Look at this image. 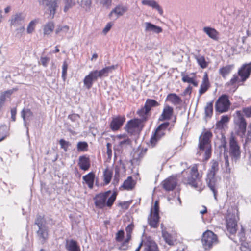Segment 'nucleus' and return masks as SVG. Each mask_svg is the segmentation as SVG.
<instances>
[{
    "label": "nucleus",
    "mask_w": 251,
    "mask_h": 251,
    "mask_svg": "<svg viewBox=\"0 0 251 251\" xmlns=\"http://www.w3.org/2000/svg\"><path fill=\"white\" fill-rule=\"evenodd\" d=\"M202 175L198 171L197 165H194L191 168L189 175L183 178L184 184L189 185L199 191L202 190L204 187L201 181Z\"/></svg>",
    "instance_id": "f257e3e1"
},
{
    "label": "nucleus",
    "mask_w": 251,
    "mask_h": 251,
    "mask_svg": "<svg viewBox=\"0 0 251 251\" xmlns=\"http://www.w3.org/2000/svg\"><path fill=\"white\" fill-rule=\"evenodd\" d=\"M110 191L100 193L94 198V203L97 208L101 209L105 206L110 207L116 200V194L114 193L111 196Z\"/></svg>",
    "instance_id": "f03ea898"
},
{
    "label": "nucleus",
    "mask_w": 251,
    "mask_h": 251,
    "mask_svg": "<svg viewBox=\"0 0 251 251\" xmlns=\"http://www.w3.org/2000/svg\"><path fill=\"white\" fill-rule=\"evenodd\" d=\"M251 74V62L243 64L238 71V75L234 74L226 85L232 86L236 83L244 82L250 77Z\"/></svg>",
    "instance_id": "7ed1b4c3"
},
{
    "label": "nucleus",
    "mask_w": 251,
    "mask_h": 251,
    "mask_svg": "<svg viewBox=\"0 0 251 251\" xmlns=\"http://www.w3.org/2000/svg\"><path fill=\"white\" fill-rule=\"evenodd\" d=\"M150 111H137L140 118L132 119L127 123L126 129L128 133L133 134L138 131L141 123L147 120L150 116Z\"/></svg>",
    "instance_id": "20e7f679"
},
{
    "label": "nucleus",
    "mask_w": 251,
    "mask_h": 251,
    "mask_svg": "<svg viewBox=\"0 0 251 251\" xmlns=\"http://www.w3.org/2000/svg\"><path fill=\"white\" fill-rule=\"evenodd\" d=\"M212 134L210 131H206L199 138V148L201 153L203 152L205 158L208 159L210 158L211 152L210 139Z\"/></svg>",
    "instance_id": "39448f33"
},
{
    "label": "nucleus",
    "mask_w": 251,
    "mask_h": 251,
    "mask_svg": "<svg viewBox=\"0 0 251 251\" xmlns=\"http://www.w3.org/2000/svg\"><path fill=\"white\" fill-rule=\"evenodd\" d=\"M244 113L251 116V111H237L234 115V122L238 126L237 134L243 137L246 131L247 123L244 117Z\"/></svg>",
    "instance_id": "423d86ee"
},
{
    "label": "nucleus",
    "mask_w": 251,
    "mask_h": 251,
    "mask_svg": "<svg viewBox=\"0 0 251 251\" xmlns=\"http://www.w3.org/2000/svg\"><path fill=\"white\" fill-rule=\"evenodd\" d=\"M201 241L205 249H210L218 242L217 235L210 230H207L203 233Z\"/></svg>",
    "instance_id": "0eeeda50"
},
{
    "label": "nucleus",
    "mask_w": 251,
    "mask_h": 251,
    "mask_svg": "<svg viewBox=\"0 0 251 251\" xmlns=\"http://www.w3.org/2000/svg\"><path fill=\"white\" fill-rule=\"evenodd\" d=\"M159 219V203L158 201H155L154 206L151 209L150 215L148 217V223L152 227H157Z\"/></svg>",
    "instance_id": "6e6552de"
},
{
    "label": "nucleus",
    "mask_w": 251,
    "mask_h": 251,
    "mask_svg": "<svg viewBox=\"0 0 251 251\" xmlns=\"http://www.w3.org/2000/svg\"><path fill=\"white\" fill-rule=\"evenodd\" d=\"M229 154L232 159L236 161L240 157V147L234 137L231 136L229 142Z\"/></svg>",
    "instance_id": "1a4fd4ad"
},
{
    "label": "nucleus",
    "mask_w": 251,
    "mask_h": 251,
    "mask_svg": "<svg viewBox=\"0 0 251 251\" xmlns=\"http://www.w3.org/2000/svg\"><path fill=\"white\" fill-rule=\"evenodd\" d=\"M40 5L49 12L50 17L53 18L57 7L56 0H39Z\"/></svg>",
    "instance_id": "9d476101"
},
{
    "label": "nucleus",
    "mask_w": 251,
    "mask_h": 251,
    "mask_svg": "<svg viewBox=\"0 0 251 251\" xmlns=\"http://www.w3.org/2000/svg\"><path fill=\"white\" fill-rule=\"evenodd\" d=\"M117 138L120 141L119 142L118 145L115 146L114 148L115 157L121 153L122 149L126 148L130 144V139L126 135H119L117 136Z\"/></svg>",
    "instance_id": "9b49d317"
},
{
    "label": "nucleus",
    "mask_w": 251,
    "mask_h": 251,
    "mask_svg": "<svg viewBox=\"0 0 251 251\" xmlns=\"http://www.w3.org/2000/svg\"><path fill=\"white\" fill-rule=\"evenodd\" d=\"M127 10L128 7L126 5L119 4L111 10L108 16L111 19H117L124 15Z\"/></svg>",
    "instance_id": "f8f14e48"
},
{
    "label": "nucleus",
    "mask_w": 251,
    "mask_h": 251,
    "mask_svg": "<svg viewBox=\"0 0 251 251\" xmlns=\"http://www.w3.org/2000/svg\"><path fill=\"white\" fill-rule=\"evenodd\" d=\"M237 219L234 215H228L226 219V228L231 235L234 234L237 231Z\"/></svg>",
    "instance_id": "ddd939ff"
},
{
    "label": "nucleus",
    "mask_w": 251,
    "mask_h": 251,
    "mask_svg": "<svg viewBox=\"0 0 251 251\" xmlns=\"http://www.w3.org/2000/svg\"><path fill=\"white\" fill-rule=\"evenodd\" d=\"M230 105L228 96L223 95L215 103V110H228Z\"/></svg>",
    "instance_id": "4468645a"
},
{
    "label": "nucleus",
    "mask_w": 251,
    "mask_h": 251,
    "mask_svg": "<svg viewBox=\"0 0 251 251\" xmlns=\"http://www.w3.org/2000/svg\"><path fill=\"white\" fill-rule=\"evenodd\" d=\"M169 125L168 122H165L159 125L158 128L156 129V131L153 136L151 137L150 142L152 147H154L158 140L161 137V134H163L161 130L166 129Z\"/></svg>",
    "instance_id": "2eb2a0df"
},
{
    "label": "nucleus",
    "mask_w": 251,
    "mask_h": 251,
    "mask_svg": "<svg viewBox=\"0 0 251 251\" xmlns=\"http://www.w3.org/2000/svg\"><path fill=\"white\" fill-rule=\"evenodd\" d=\"M98 78L95 70L91 71L83 79L84 86L88 89H90L92 87L93 82L96 81Z\"/></svg>",
    "instance_id": "dca6fc26"
},
{
    "label": "nucleus",
    "mask_w": 251,
    "mask_h": 251,
    "mask_svg": "<svg viewBox=\"0 0 251 251\" xmlns=\"http://www.w3.org/2000/svg\"><path fill=\"white\" fill-rule=\"evenodd\" d=\"M206 181L208 187L212 191L215 198H216V194L217 193V188L218 187V183L217 180L215 176L210 177L207 176Z\"/></svg>",
    "instance_id": "f3484780"
},
{
    "label": "nucleus",
    "mask_w": 251,
    "mask_h": 251,
    "mask_svg": "<svg viewBox=\"0 0 251 251\" xmlns=\"http://www.w3.org/2000/svg\"><path fill=\"white\" fill-rule=\"evenodd\" d=\"M176 183L177 180L176 177L174 176H171L163 181V188L166 191H172L175 188Z\"/></svg>",
    "instance_id": "a211bd4d"
},
{
    "label": "nucleus",
    "mask_w": 251,
    "mask_h": 251,
    "mask_svg": "<svg viewBox=\"0 0 251 251\" xmlns=\"http://www.w3.org/2000/svg\"><path fill=\"white\" fill-rule=\"evenodd\" d=\"M125 118L123 116L113 117L110 123V127L113 131L117 130L123 125Z\"/></svg>",
    "instance_id": "6ab92c4d"
},
{
    "label": "nucleus",
    "mask_w": 251,
    "mask_h": 251,
    "mask_svg": "<svg viewBox=\"0 0 251 251\" xmlns=\"http://www.w3.org/2000/svg\"><path fill=\"white\" fill-rule=\"evenodd\" d=\"M141 3L143 5H147L156 9L161 15L163 14L162 8L155 0H142Z\"/></svg>",
    "instance_id": "aec40b11"
},
{
    "label": "nucleus",
    "mask_w": 251,
    "mask_h": 251,
    "mask_svg": "<svg viewBox=\"0 0 251 251\" xmlns=\"http://www.w3.org/2000/svg\"><path fill=\"white\" fill-rule=\"evenodd\" d=\"M21 116L23 119L24 126L26 128V134L29 136V129L27 127L28 122L33 119V116L31 111H22Z\"/></svg>",
    "instance_id": "412c9836"
},
{
    "label": "nucleus",
    "mask_w": 251,
    "mask_h": 251,
    "mask_svg": "<svg viewBox=\"0 0 251 251\" xmlns=\"http://www.w3.org/2000/svg\"><path fill=\"white\" fill-rule=\"evenodd\" d=\"M25 16L22 13H17L14 15L10 20V24L14 26L22 25Z\"/></svg>",
    "instance_id": "4be33fe9"
},
{
    "label": "nucleus",
    "mask_w": 251,
    "mask_h": 251,
    "mask_svg": "<svg viewBox=\"0 0 251 251\" xmlns=\"http://www.w3.org/2000/svg\"><path fill=\"white\" fill-rule=\"evenodd\" d=\"M143 247L144 251H159L156 243L150 238L144 242Z\"/></svg>",
    "instance_id": "5701e85b"
},
{
    "label": "nucleus",
    "mask_w": 251,
    "mask_h": 251,
    "mask_svg": "<svg viewBox=\"0 0 251 251\" xmlns=\"http://www.w3.org/2000/svg\"><path fill=\"white\" fill-rule=\"evenodd\" d=\"M78 164L81 170L83 171L88 170L90 167V161L89 158L86 155L79 156Z\"/></svg>",
    "instance_id": "b1692460"
},
{
    "label": "nucleus",
    "mask_w": 251,
    "mask_h": 251,
    "mask_svg": "<svg viewBox=\"0 0 251 251\" xmlns=\"http://www.w3.org/2000/svg\"><path fill=\"white\" fill-rule=\"evenodd\" d=\"M16 91H17V89L13 88L1 93L0 95V109L4 104L5 101L10 99L12 94Z\"/></svg>",
    "instance_id": "393cba45"
},
{
    "label": "nucleus",
    "mask_w": 251,
    "mask_h": 251,
    "mask_svg": "<svg viewBox=\"0 0 251 251\" xmlns=\"http://www.w3.org/2000/svg\"><path fill=\"white\" fill-rule=\"evenodd\" d=\"M145 31L146 32H152L155 33H160L162 32V29L160 26H156L151 23H145Z\"/></svg>",
    "instance_id": "a878e982"
},
{
    "label": "nucleus",
    "mask_w": 251,
    "mask_h": 251,
    "mask_svg": "<svg viewBox=\"0 0 251 251\" xmlns=\"http://www.w3.org/2000/svg\"><path fill=\"white\" fill-rule=\"evenodd\" d=\"M116 68V66L112 65L111 66L106 67L102 69L99 71L95 70V71L98 77V78H101L102 77H105L108 76L109 73Z\"/></svg>",
    "instance_id": "bb28decb"
},
{
    "label": "nucleus",
    "mask_w": 251,
    "mask_h": 251,
    "mask_svg": "<svg viewBox=\"0 0 251 251\" xmlns=\"http://www.w3.org/2000/svg\"><path fill=\"white\" fill-rule=\"evenodd\" d=\"M235 68L234 64H229L223 66L219 70V74L225 78Z\"/></svg>",
    "instance_id": "cd10ccee"
},
{
    "label": "nucleus",
    "mask_w": 251,
    "mask_h": 251,
    "mask_svg": "<svg viewBox=\"0 0 251 251\" xmlns=\"http://www.w3.org/2000/svg\"><path fill=\"white\" fill-rule=\"evenodd\" d=\"M166 101L174 105H179L181 103V99L175 93L169 94L166 99Z\"/></svg>",
    "instance_id": "c85d7f7f"
},
{
    "label": "nucleus",
    "mask_w": 251,
    "mask_h": 251,
    "mask_svg": "<svg viewBox=\"0 0 251 251\" xmlns=\"http://www.w3.org/2000/svg\"><path fill=\"white\" fill-rule=\"evenodd\" d=\"M65 247L68 251H80L77 242L74 240H66Z\"/></svg>",
    "instance_id": "c756f323"
},
{
    "label": "nucleus",
    "mask_w": 251,
    "mask_h": 251,
    "mask_svg": "<svg viewBox=\"0 0 251 251\" xmlns=\"http://www.w3.org/2000/svg\"><path fill=\"white\" fill-rule=\"evenodd\" d=\"M38 230L37 231V236L42 243H44L46 240L48 238V233L47 228L46 226L38 227Z\"/></svg>",
    "instance_id": "7c9ffc66"
},
{
    "label": "nucleus",
    "mask_w": 251,
    "mask_h": 251,
    "mask_svg": "<svg viewBox=\"0 0 251 251\" xmlns=\"http://www.w3.org/2000/svg\"><path fill=\"white\" fill-rule=\"evenodd\" d=\"M237 237L239 239V242L241 243V251H251V250L246 246L245 232L242 228L241 231L238 233Z\"/></svg>",
    "instance_id": "2f4dec72"
},
{
    "label": "nucleus",
    "mask_w": 251,
    "mask_h": 251,
    "mask_svg": "<svg viewBox=\"0 0 251 251\" xmlns=\"http://www.w3.org/2000/svg\"><path fill=\"white\" fill-rule=\"evenodd\" d=\"M209 87V82L207 74L204 75L199 91L200 95L204 93Z\"/></svg>",
    "instance_id": "473e14b6"
},
{
    "label": "nucleus",
    "mask_w": 251,
    "mask_h": 251,
    "mask_svg": "<svg viewBox=\"0 0 251 251\" xmlns=\"http://www.w3.org/2000/svg\"><path fill=\"white\" fill-rule=\"evenodd\" d=\"M219 169V162L214 160H212L210 162V168L208 170L207 176L210 177L215 176Z\"/></svg>",
    "instance_id": "72a5a7b5"
},
{
    "label": "nucleus",
    "mask_w": 251,
    "mask_h": 251,
    "mask_svg": "<svg viewBox=\"0 0 251 251\" xmlns=\"http://www.w3.org/2000/svg\"><path fill=\"white\" fill-rule=\"evenodd\" d=\"M193 76L191 77L189 75H186L184 72L181 73V76H182V80L184 82H187L193 84L194 86L197 87L198 83L195 80V75L192 74Z\"/></svg>",
    "instance_id": "f704fd0d"
},
{
    "label": "nucleus",
    "mask_w": 251,
    "mask_h": 251,
    "mask_svg": "<svg viewBox=\"0 0 251 251\" xmlns=\"http://www.w3.org/2000/svg\"><path fill=\"white\" fill-rule=\"evenodd\" d=\"M94 179L95 174L93 172H90L83 176V181L87 184L88 187L90 189L93 187Z\"/></svg>",
    "instance_id": "c9c22d12"
},
{
    "label": "nucleus",
    "mask_w": 251,
    "mask_h": 251,
    "mask_svg": "<svg viewBox=\"0 0 251 251\" xmlns=\"http://www.w3.org/2000/svg\"><path fill=\"white\" fill-rule=\"evenodd\" d=\"M203 31L211 39L217 40L218 33L214 28L210 27H204L203 28Z\"/></svg>",
    "instance_id": "e433bc0d"
},
{
    "label": "nucleus",
    "mask_w": 251,
    "mask_h": 251,
    "mask_svg": "<svg viewBox=\"0 0 251 251\" xmlns=\"http://www.w3.org/2000/svg\"><path fill=\"white\" fill-rule=\"evenodd\" d=\"M135 185V181L131 176H129L127 177V179L124 182L122 187L125 190H131L134 187Z\"/></svg>",
    "instance_id": "4c0bfd02"
},
{
    "label": "nucleus",
    "mask_w": 251,
    "mask_h": 251,
    "mask_svg": "<svg viewBox=\"0 0 251 251\" xmlns=\"http://www.w3.org/2000/svg\"><path fill=\"white\" fill-rule=\"evenodd\" d=\"M54 28V24L52 22H49L46 24L43 27V33L44 35H49Z\"/></svg>",
    "instance_id": "58836bf2"
},
{
    "label": "nucleus",
    "mask_w": 251,
    "mask_h": 251,
    "mask_svg": "<svg viewBox=\"0 0 251 251\" xmlns=\"http://www.w3.org/2000/svg\"><path fill=\"white\" fill-rule=\"evenodd\" d=\"M159 105V103L156 100L148 99L146 100L144 105V110H151V108L156 107Z\"/></svg>",
    "instance_id": "ea45409f"
},
{
    "label": "nucleus",
    "mask_w": 251,
    "mask_h": 251,
    "mask_svg": "<svg viewBox=\"0 0 251 251\" xmlns=\"http://www.w3.org/2000/svg\"><path fill=\"white\" fill-rule=\"evenodd\" d=\"M162 228V235L164 240L166 243L169 245H172L173 244V237L172 236L167 232L165 229L162 228V225H161Z\"/></svg>",
    "instance_id": "a19ab883"
},
{
    "label": "nucleus",
    "mask_w": 251,
    "mask_h": 251,
    "mask_svg": "<svg viewBox=\"0 0 251 251\" xmlns=\"http://www.w3.org/2000/svg\"><path fill=\"white\" fill-rule=\"evenodd\" d=\"M77 2L79 6L87 11L91 8L92 0H77Z\"/></svg>",
    "instance_id": "79ce46f5"
},
{
    "label": "nucleus",
    "mask_w": 251,
    "mask_h": 251,
    "mask_svg": "<svg viewBox=\"0 0 251 251\" xmlns=\"http://www.w3.org/2000/svg\"><path fill=\"white\" fill-rule=\"evenodd\" d=\"M173 111H163V113L159 118V120H169L174 117L173 122H175L176 117L173 116Z\"/></svg>",
    "instance_id": "37998d69"
},
{
    "label": "nucleus",
    "mask_w": 251,
    "mask_h": 251,
    "mask_svg": "<svg viewBox=\"0 0 251 251\" xmlns=\"http://www.w3.org/2000/svg\"><path fill=\"white\" fill-rule=\"evenodd\" d=\"M69 31V27L67 25H58L57 26L55 33L56 34H60L64 36L67 34Z\"/></svg>",
    "instance_id": "c03bdc74"
},
{
    "label": "nucleus",
    "mask_w": 251,
    "mask_h": 251,
    "mask_svg": "<svg viewBox=\"0 0 251 251\" xmlns=\"http://www.w3.org/2000/svg\"><path fill=\"white\" fill-rule=\"evenodd\" d=\"M112 174V171L109 168L105 169L103 172V176L104 181L105 184H108L110 183L111 180Z\"/></svg>",
    "instance_id": "a18cd8bd"
},
{
    "label": "nucleus",
    "mask_w": 251,
    "mask_h": 251,
    "mask_svg": "<svg viewBox=\"0 0 251 251\" xmlns=\"http://www.w3.org/2000/svg\"><path fill=\"white\" fill-rule=\"evenodd\" d=\"M195 59L198 64L201 66V68L204 69L207 67L208 63L205 61V58L203 56L199 55L195 56Z\"/></svg>",
    "instance_id": "49530a36"
},
{
    "label": "nucleus",
    "mask_w": 251,
    "mask_h": 251,
    "mask_svg": "<svg viewBox=\"0 0 251 251\" xmlns=\"http://www.w3.org/2000/svg\"><path fill=\"white\" fill-rule=\"evenodd\" d=\"M88 150V145L86 142L80 141L77 143V150L78 152H85Z\"/></svg>",
    "instance_id": "de8ad7c7"
},
{
    "label": "nucleus",
    "mask_w": 251,
    "mask_h": 251,
    "mask_svg": "<svg viewBox=\"0 0 251 251\" xmlns=\"http://www.w3.org/2000/svg\"><path fill=\"white\" fill-rule=\"evenodd\" d=\"M37 23V21L36 20H33L29 23L27 28V33L31 34L33 32Z\"/></svg>",
    "instance_id": "09e8293b"
},
{
    "label": "nucleus",
    "mask_w": 251,
    "mask_h": 251,
    "mask_svg": "<svg viewBox=\"0 0 251 251\" xmlns=\"http://www.w3.org/2000/svg\"><path fill=\"white\" fill-rule=\"evenodd\" d=\"M35 224L37 225L38 227L46 226L45 221L44 217L41 215H38L37 217Z\"/></svg>",
    "instance_id": "8fccbe9b"
},
{
    "label": "nucleus",
    "mask_w": 251,
    "mask_h": 251,
    "mask_svg": "<svg viewBox=\"0 0 251 251\" xmlns=\"http://www.w3.org/2000/svg\"><path fill=\"white\" fill-rule=\"evenodd\" d=\"M59 144L61 148L63 149L65 152L67 151L69 147L71 146V143L69 142L66 141L63 139L60 140Z\"/></svg>",
    "instance_id": "3c124183"
},
{
    "label": "nucleus",
    "mask_w": 251,
    "mask_h": 251,
    "mask_svg": "<svg viewBox=\"0 0 251 251\" xmlns=\"http://www.w3.org/2000/svg\"><path fill=\"white\" fill-rule=\"evenodd\" d=\"M75 5V2L73 0H65V5L64 8V11L66 12L69 9L72 8Z\"/></svg>",
    "instance_id": "603ef678"
},
{
    "label": "nucleus",
    "mask_w": 251,
    "mask_h": 251,
    "mask_svg": "<svg viewBox=\"0 0 251 251\" xmlns=\"http://www.w3.org/2000/svg\"><path fill=\"white\" fill-rule=\"evenodd\" d=\"M119 176V169L118 167H116L115 170V176L113 180V183L115 186L118 184Z\"/></svg>",
    "instance_id": "864d4df0"
},
{
    "label": "nucleus",
    "mask_w": 251,
    "mask_h": 251,
    "mask_svg": "<svg viewBox=\"0 0 251 251\" xmlns=\"http://www.w3.org/2000/svg\"><path fill=\"white\" fill-rule=\"evenodd\" d=\"M134 228V226L132 224L129 225L126 228V236L127 240H129L131 238V234Z\"/></svg>",
    "instance_id": "5fc2aeb1"
},
{
    "label": "nucleus",
    "mask_w": 251,
    "mask_h": 251,
    "mask_svg": "<svg viewBox=\"0 0 251 251\" xmlns=\"http://www.w3.org/2000/svg\"><path fill=\"white\" fill-rule=\"evenodd\" d=\"M100 2L103 7L109 9L112 5V0H100Z\"/></svg>",
    "instance_id": "6e6d98bb"
},
{
    "label": "nucleus",
    "mask_w": 251,
    "mask_h": 251,
    "mask_svg": "<svg viewBox=\"0 0 251 251\" xmlns=\"http://www.w3.org/2000/svg\"><path fill=\"white\" fill-rule=\"evenodd\" d=\"M68 64L66 61H64L62 65V77L65 80L67 75Z\"/></svg>",
    "instance_id": "4d7b16f0"
},
{
    "label": "nucleus",
    "mask_w": 251,
    "mask_h": 251,
    "mask_svg": "<svg viewBox=\"0 0 251 251\" xmlns=\"http://www.w3.org/2000/svg\"><path fill=\"white\" fill-rule=\"evenodd\" d=\"M224 158L225 160L226 171V173H229L230 172V168L229 167V163L228 157L227 155L224 154Z\"/></svg>",
    "instance_id": "13d9d810"
},
{
    "label": "nucleus",
    "mask_w": 251,
    "mask_h": 251,
    "mask_svg": "<svg viewBox=\"0 0 251 251\" xmlns=\"http://www.w3.org/2000/svg\"><path fill=\"white\" fill-rule=\"evenodd\" d=\"M5 129L6 127L4 126L0 127V142L6 137Z\"/></svg>",
    "instance_id": "bf43d9fd"
},
{
    "label": "nucleus",
    "mask_w": 251,
    "mask_h": 251,
    "mask_svg": "<svg viewBox=\"0 0 251 251\" xmlns=\"http://www.w3.org/2000/svg\"><path fill=\"white\" fill-rule=\"evenodd\" d=\"M111 145L110 143H108L106 144V148H107V152L106 154L108 156V159H111L112 157V151L111 149Z\"/></svg>",
    "instance_id": "052dcab7"
},
{
    "label": "nucleus",
    "mask_w": 251,
    "mask_h": 251,
    "mask_svg": "<svg viewBox=\"0 0 251 251\" xmlns=\"http://www.w3.org/2000/svg\"><path fill=\"white\" fill-rule=\"evenodd\" d=\"M50 59L47 57H41L40 58V62L43 66L47 67L49 62Z\"/></svg>",
    "instance_id": "680f3d73"
},
{
    "label": "nucleus",
    "mask_w": 251,
    "mask_h": 251,
    "mask_svg": "<svg viewBox=\"0 0 251 251\" xmlns=\"http://www.w3.org/2000/svg\"><path fill=\"white\" fill-rule=\"evenodd\" d=\"M129 240H127V239H126L125 241L119 247V249L120 250H126L128 248V243Z\"/></svg>",
    "instance_id": "e2e57ef3"
},
{
    "label": "nucleus",
    "mask_w": 251,
    "mask_h": 251,
    "mask_svg": "<svg viewBox=\"0 0 251 251\" xmlns=\"http://www.w3.org/2000/svg\"><path fill=\"white\" fill-rule=\"evenodd\" d=\"M124 236V232L123 230L118 231L116 234V240L117 241H121Z\"/></svg>",
    "instance_id": "0e129e2a"
},
{
    "label": "nucleus",
    "mask_w": 251,
    "mask_h": 251,
    "mask_svg": "<svg viewBox=\"0 0 251 251\" xmlns=\"http://www.w3.org/2000/svg\"><path fill=\"white\" fill-rule=\"evenodd\" d=\"M192 92V87L190 86H189L184 91V92L182 93V96H186L187 95L190 96Z\"/></svg>",
    "instance_id": "69168bd1"
},
{
    "label": "nucleus",
    "mask_w": 251,
    "mask_h": 251,
    "mask_svg": "<svg viewBox=\"0 0 251 251\" xmlns=\"http://www.w3.org/2000/svg\"><path fill=\"white\" fill-rule=\"evenodd\" d=\"M112 25L110 23H108L104 28L103 29V33L104 34H106L111 28Z\"/></svg>",
    "instance_id": "338daca9"
},
{
    "label": "nucleus",
    "mask_w": 251,
    "mask_h": 251,
    "mask_svg": "<svg viewBox=\"0 0 251 251\" xmlns=\"http://www.w3.org/2000/svg\"><path fill=\"white\" fill-rule=\"evenodd\" d=\"M229 120V117L227 115H225L223 116L220 120L221 121V122H222L223 123L225 124L226 123H227L228 122Z\"/></svg>",
    "instance_id": "774afa93"
}]
</instances>
